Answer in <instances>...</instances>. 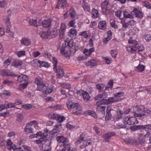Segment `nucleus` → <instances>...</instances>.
<instances>
[{
	"instance_id": "1",
	"label": "nucleus",
	"mask_w": 151,
	"mask_h": 151,
	"mask_svg": "<svg viewBox=\"0 0 151 151\" xmlns=\"http://www.w3.org/2000/svg\"><path fill=\"white\" fill-rule=\"evenodd\" d=\"M129 43L132 44L131 46H128L126 47V50L128 53L130 54L134 53L138 50V52L139 54H141L140 52L142 51L144 49V47L142 45H139L137 41L135 40H133L132 37H131L128 40Z\"/></svg>"
},
{
	"instance_id": "2",
	"label": "nucleus",
	"mask_w": 151,
	"mask_h": 151,
	"mask_svg": "<svg viewBox=\"0 0 151 151\" xmlns=\"http://www.w3.org/2000/svg\"><path fill=\"white\" fill-rule=\"evenodd\" d=\"M67 106L69 109H71L74 115H78L82 113V108L78 103H75L71 101L68 100L66 102Z\"/></svg>"
},
{
	"instance_id": "3",
	"label": "nucleus",
	"mask_w": 151,
	"mask_h": 151,
	"mask_svg": "<svg viewBox=\"0 0 151 151\" xmlns=\"http://www.w3.org/2000/svg\"><path fill=\"white\" fill-rule=\"evenodd\" d=\"M67 106L69 109H71L74 115H78L82 113V108L78 103H75L71 101L68 100L66 102Z\"/></svg>"
},
{
	"instance_id": "4",
	"label": "nucleus",
	"mask_w": 151,
	"mask_h": 151,
	"mask_svg": "<svg viewBox=\"0 0 151 151\" xmlns=\"http://www.w3.org/2000/svg\"><path fill=\"white\" fill-rule=\"evenodd\" d=\"M60 53L65 57H69L75 53V51H72V49H70L67 47L62 46L60 49Z\"/></svg>"
},
{
	"instance_id": "5",
	"label": "nucleus",
	"mask_w": 151,
	"mask_h": 151,
	"mask_svg": "<svg viewBox=\"0 0 151 151\" xmlns=\"http://www.w3.org/2000/svg\"><path fill=\"white\" fill-rule=\"evenodd\" d=\"M56 140L59 143H62L63 148H69V147L70 146L68 139L63 136H58L56 137Z\"/></svg>"
},
{
	"instance_id": "6",
	"label": "nucleus",
	"mask_w": 151,
	"mask_h": 151,
	"mask_svg": "<svg viewBox=\"0 0 151 151\" xmlns=\"http://www.w3.org/2000/svg\"><path fill=\"white\" fill-rule=\"evenodd\" d=\"M35 83L37 85V89L38 91H40L43 88L45 89L46 88V84L44 83L42 80L40 78H35Z\"/></svg>"
},
{
	"instance_id": "7",
	"label": "nucleus",
	"mask_w": 151,
	"mask_h": 151,
	"mask_svg": "<svg viewBox=\"0 0 151 151\" xmlns=\"http://www.w3.org/2000/svg\"><path fill=\"white\" fill-rule=\"evenodd\" d=\"M131 129L133 131L142 129H144L146 131H149L150 129L151 130V126L149 125H147L145 126H134L131 127Z\"/></svg>"
},
{
	"instance_id": "8",
	"label": "nucleus",
	"mask_w": 151,
	"mask_h": 151,
	"mask_svg": "<svg viewBox=\"0 0 151 151\" xmlns=\"http://www.w3.org/2000/svg\"><path fill=\"white\" fill-rule=\"evenodd\" d=\"M101 7L103 14H105L106 11L111 7L108 0H105L101 4Z\"/></svg>"
},
{
	"instance_id": "9",
	"label": "nucleus",
	"mask_w": 151,
	"mask_h": 151,
	"mask_svg": "<svg viewBox=\"0 0 151 151\" xmlns=\"http://www.w3.org/2000/svg\"><path fill=\"white\" fill-rule=\"evenodd\" d=\"M136 119L135 117H126L123 120V122L125 124L133 125L137 123Z\"/></svg>"
},
{
	"instance_id": "10",
	"label": "nucleus",
	"mask_w": 151,
	"mask_h": 151,
	"mask_svg": "<svg viewBox=\"0 0 151 151\" xmlns=\"http://www.w3.org/2000/svg\"><path fill=\"white\" fill-rule=\"evenodd\" d=\"M151 114V111L148 109H146L144 110L142 114L135 113L134 114V116L144 119L145 118H147L148 116H150Z\"/></svg>"
},
{
	"instance_id": "11",
	"label": "nucleus",
	"mask_w": 151,
	"mask_h": 151,
	"mask_svg": "<svg viewBox=\"0 0 151 151\" xmlns=\"http://www.w3.org/2000/svg\"><path fill=\"white\" fill-rule=\"evenodd\" d=\"M4 20L5 22V24L7 25L6 32L9 33V35H10L11 36H12L13 35V33L10 31V28L11 27V23L10 22V18L8 16H5L4 18Z\"/></svg>"
},
{
	"instance_id": "12",
	"label": "nucleus",
	"mask_w": 151,
	"mask_h": 151,
	"mask_svg": "<svg viewBox=\"0 0 151 151\" xmlns=\"http://www.w3.org/2000/svg\"><path fill=\"white\" fill-rule=\"evenodd\" d=\"M51 21L50 19H45L42 21L40 20L38 23L40 26H42L44 28H48L51 26Z\"/></svg>"
},
{
	"instance_id": "13",
	"label": "nucleus",
	"mask_w": 151,
	"mask_h": 151,
	"mask_svg": "<svg viewBox=\"0 0 151 151\" xmlns=\"http://www.w3.org/2000/svg\"><path fill=\"white\" fill-rule=\"evenodd\" d=\"M6 146L7 148L10 150L15 151L17 148L16 145L13 143L11 139L7 140Z\"/></svg>"
},
{
	"instance_id": "14",
	"label": "nucleus",
	"mask_w": 151,
	"mask_h": 151,
	"mask_svg": "<svg viewBox=\"0 0 151 151\" xmlns=\"http://www.w3.org/2000/svg\"><path fill=\"white\" fill-rule=\"evenodd\" d=\"M78 95L82 96L83 99L86 101L88 100L90 98L89 94L86 92L82 90H79L77 92Z\"/></svg>"
},
{
	"instance_id": "15",
	"label": "nucleus",
	"mask_w": 151,
	"mask_h": 151,
	"mask_svg": "<svg viewBox=\"0 0 151 151\" xmlns=\"http://www.w3.org/2000/svg\"><path fill=\"white\" fill-rule=\"evenodd\" d=\"M68 6V3L66 0H58V4L56 8H64Z\"/></svg>"
},
{
	"instance_id": "16",
	"label": "nucleus",
	"mask_w": 151,
	"mask_h": 151,
	"mask_svg": "<svg viewBox=\"0 0 151 151\" xmlns=\"http://www.w3.org/2000/svg\"><path fill=\"white\" fill-rule=\"evenodd\" d=\"M98 64V61L94 59H91L88 60L85 63V65L87 67H90L92 68L96 66Z\"/></svg>"
},
{
	"instance_id": "17",
	"label": "nucleus",
	"mask_w": 151,
	"mask_h": 151,
	"mask_svg": "<svg viewBox=\"0 0 151 151\" xmlns=\"http://www.w3.org/2000/svg\"><path fill=\"white\" fill-rule=\"evenodd\" d=\"M132 13H134L136 17L140 19H142L143 17V13L137 8H134L131 12Z\"/></svg>"
},
{
	"instance_id": "18",
	"label": "nucleus",
	"mask_w": 151,
	"mask_h": 151,
	"mask_svg": "<svg viewBox=\"0 0 151 151\" xmlns=\"http://www.w3.org/2000/svg\"><path fill=\"white\" fill-rule=\"evenodd\" d=\"M107 23L105 20L100 21L98 23V28L101 30H105L106 29Z\"/></svg>"
},
{
	"instance_id": "19",
	"label": "nucleus",
	"mask_w": 151,
	"mask_h": 151,
	"mask_svg": "<svg viewBox=\"0 0 151 151\" xmlns=\"http://www.w3.org/2000/svg\"><path fill=\"white\" fill-rule=\"evenodd\" d=\"M66 27L64 23H62L60 25L59 30V37L60 38H62L63 36L64 33L65 31Z\"/></svg>"
},
{
	"instance_id": "20",
	"label": "nucleus",
	"mask_w": 151,
	"mask_h": 151,
	"mask_svg": "<svg viewBox=\"0 0 151 151\" xmlns=\"http://www.w3.org/2000/svg\"><path fill=\"white\" fill-rule=\"evenodd\" d=\"M14 75L12 72H11L9 70H0V75L2 76H13Z\"/></svg>"
},
{
	"instance_id": "21",
	"label": "nucleus",
	"mask_w": 151,
	"mask_h": 151,
	"mask_svg": "<svg viewBox=\"0 0 151 151\" xmlns=\"http://www.w3.org/2000/svg\"><path fill=\"white\" fill-rule=\"evenodd\" d=\"M20 43L22 45L28 46L31 45V42L28 38L24 37L20 40Z\"/></svg>"
},
{
	"instance_id": "22",
	"label": "nucleus",
	"mask_w": 151,
	"mask_h": 151,
	"mask_svg": "<svg viewBox=\"0 0 151 151\" xmlns=\"http://www.w3.org/2000/svg\"><path fill=\"white\" fill-rule=\"evenodd\" d=\"M96 106L97 110L101 112L103 114H105V110L106 109V107L105 106H102V105L100 104L99 103L96 102Z\"/></svg>"
},
{
	"instance_id": "23",
	"label": "nucleus",
	"mask_w": 151,
	"mask_h": 151,
	"mask_svg": "<svg viewBox=\"0 0 151 151\" xmlns=\"http://www.w3.org/2000/svg\"><path fill=\"white\" fill-rule=\"evenodd\" d=\"M86 135V134L84 133L80 134L77 139L75 141V143L76 145H78L83 142Z\"/></svg>"
},
{
	"instance_id": "24",
	"label": "nucleus",
	"mask_w": 151,
	"mask_h": 151,
	"mask_svg": "<svg viewBox=\"0 0 151 151\" xmlns=\"http://www.w3.org/2000/svg\"><path fill=\"white\" fill-rule=\"evenodd\" d=\"M55 73L57 74L56 75V76L57 78H62L63 77L64 75V73L63 70L61 68H57L56 69H55L54 70Z\"/></svg>"
},
{
	"instance_id": "25",
	"label": "nucleus",
	"mask_w": 151,
	"mask_h": 151,
	"mask_svg": "<svg viewBox=\"0 0 151 151\" xmlns=\"http://www.w3.org/2000/svg\"><path fill=\"white\" fill-rule=\"evenodd\" d=\"M17 81L18 82L20 83H22L23 82H27L28 81V78L27 76L22 75L18 77Z\"/></svg>"
},
{
	"instance_id": "26",
	"label": "nucleus",
	"mask_w": 151,
	"mask_h": 151,
	"mask_svg": "<svg viewBox=\"0 0 151 151\" xmlns=\"http://www.w3.org/2000/svg\"><path fill=\"white\" fill-rule=\"evenodd\" d=\"M118 99L116 97H111L108 99H105V104H108L113 102L118 101Z\"/></svg>"
},
{
	"instance_id": "27",
	"label": "nucleus",
	"mask_w": 151,
	"mask_h": 151,
	"mask_svg": "<svg viewBox=\"0 0 151 151\" xmlns=\"http://www.w3.org/2000/svg\"><path fill=\"white\" fill-rule=\"evenodd\" d=\"M136 112L134 113V115L136 113L142 114V111H144L145 109L144 107L142 105H138L136 106L135 107Z\"/></svg>"
},
{
	"instance_id": "28",
	"label": "nucleus",
	"mask_w": 151,
	"mask_h": 151,
	"mask_svg": "<svg viewBox=\"0 0 151 151\" xmlns=\"http://www.w3.org/2000/svg\"><path fill=\"white\" fill-rule=\"evenodd\" d=\"M61 125V124H60L59 125H55V126H54L55 128L53 129L50 132L51 134L52 135H55V134L59 132L60 131L59 128V127Z\"/></svg>"
},
{
	"instance_id": "29",
	"label": "nucleus",
	"mask_w": 151,
	"mask_h": 151,
	"mask_svg": "<svg viewBox=\"0 0 151 151\" xmlns=\"http://www.w3.org/2000/svg\"><path fill=\"white\" fill-rule=\"evenodd\" d=\"M65 46H63V47H67L68 49H72L74 45V42L73 39H71L68 41H66L65 42Z\"/></svg>"
},
{
	"instance_id": "30",
	"label": "nucleus",
	"mask_w": 151,
	"mask_h": 151,
	"mask_svg": "<svg viewBox=\"0 0 151 151\" xmlns=\"http://www.w3.org/2000/svg\"><path fill=\"white\" fill-rule=\"evenodd\" d=\"M24 131L26 133H32L33 132V129L31 126L28 123L25 127Z\"/></svg>"
},
{
	"instance_id": "31",
	"label": "nucleus",
	"mask_w": 151,
	"mask_h": 151,
	"mask_svg": "<svg viewBox=\"0 0 151 151\" xmlns=\"http://www.w3.org/2000/svg\"><path fill=\"white\" fill-rule=\"evenodd\" d=\"M69 14L71 18H74L76 16V14L74 8L72 6L69 9Z\"/></svg>"
},
{
	"instance_id": "32",
	"label": "nucleus",
	"mask_w": 151,
	"mask_h": 151,
	"mask_svg": "<svg viewBox=\"0 0 151 151\" xmlns=\"http://www.w3.org/2000/svg\"><path fill=\"white\" fill-rule=\"evenodd\" d=\"M114 84L113 80H110L107 83V86L105 87L104 90H109V89L111 90L113 87Z\"/></svg>"
},
{
	"instance_id": "33",
	"label": "nucleus",
	"mask_w": 151,
	"mask_h": 151,
	"mask_svg": "<svg viewBox=\"0 0 151 151\" xmlns=\"http://www.w3.org/2000/svg\"><path fill=\"white\" fill-rule=\"evenodd\" d=\"M77 32L76 29L74 28H71L69 30L68 32V35L69 36L72 38L74 36H76V35Z\"/></svg>"
},
{
	"instance_id": "34",
	"label": "nucleus",
	"mask_w": 151,
	"mask_h": 151,
	"mask_svg": "<svg viewBox=\"0 0 151 151\" xmlns=\"http://www.w3.org/2000/svg\"><path fill=\"white\" fill-rule=\"evenodd\" d=\"M44 135H43V137H42L40 138L39 140H37L35 141L37 144H40V145L41 146L42 145V142L44 140V139L47 136V133L46 132L44 133Z\"/></svg>"
},
{
	"instance_id": "35",
	"label": "nucleus",
	"mask_w": 151,
	"mask_h": 151,
	"mask_svg": "<svg viewBox=\"0 0 151 151\" xmlns=\"http://www.w3.org/2000/svg\"><path fill=\"white\" fill-rule=\"evenodd\" d=\"M94 51V49L93 48H91L89 49V50H87L86 49H84V53L86 56H90L92 52Z\"/></svg>"
},
{
	"instance_id": "36",
	"label": "nucleus",
	"mask_w": 151,
	"mask_h": 151,
	"mask_svg": "<svg viewBox=\"0 0 151 151\" xmlns=\"http://www.w3.org/2000/svg\"><path fill=\"white\" fill-rule=\"evenodd\" d=\"M126 19L125 18L121 19V23L122 25V29L124 30L126 28H127L129 26L128 22H126Z\"/></svg>"
},
{
	"instance_id": "37",
	"label": "nucleus",
	"mask_w": 151,
	"mask_h": 151,
	"mask_svg": "<svg viewBox=\"0 0 151 151\" xmlns=\"http://www.w3.org/2000/svg\"><path fill=\"white\" fill-rule=\"evenodd\" d=\"M124 92H116L114 94L115 97L118 99V101L121 99V97H124Z\"/></svg>"
},
{
	"instance_id": "38",
	"label": "nucleus",
	"mask_w": 151,
	"mask_h": 151,
	"mask_svg": "<svg viewBox=\"0 0 151 151\" xmlns=\"http://www.w3.org/2000/svg\"><path fill=\"white\" fill-rule=\"evenodd\" d=\"M47 85H46V88L45 89H44L43 88L42 90L40 91H42V93L43 94L47 95L50 93L52 92V89L50 88H48Z\"/></svg>"
},
{
	"instance_id": "39",
	"label": "nucleus",
	"mask_w": 151,
	"mask_h": 151,
	"mask_svg": "<svg viewBox=\"0 0 151 151\" xmlns=\"http://www.w3.org/2000/svg\"><path fill=\"white\" fill-rule=\"evenodd\" d=\"M92 142L91 139V138H88L84 140L83 143V146L84 147H86L87 146L90 145L91 144Z\"/></svg>"
},
{
	"instance_id": "40",
	"label": "nucleus",
	"mask_w": 151,
	"mask_h": 151,
	"mask_svg": "<svg viewBox=\"0 0 151 151\" xmlns=\"http://www.w3.org/2000/svg\"><path fill=\"white\" fill-rule=\"evenodd\" d=\"M43 135H44V133H42L41 132H37L36 134H31L29 136V137L31 138H33L34 137H43L44 136Z\"/></svg>"
},
{
	"instance_id": "41",
	"label": "nucleus",
	"mask_w": 151,
	"mask_h": 151,
	"mask_svg": "<svg viewBox=\"0 0 151 151\" xmlns=\"http://www.w3.org/2000/svg\"><path fill=\"white\" fill-rule=\"evenodd\" d=\"M92 17L94 18H97L99 16V14L98 11L93 8L92 10Z\"/></svg>"
},
{
	"instance_id": "42",
	"label": "nucleus",
	"mask_w": 151,
	"mask_h": 151,
	"mask_svg": "<svg viewBox=\"0 0 151 151\" xmlns=\"http://www.w3.org/2000/svg\"><path fill=\"white\" fill-rule=\"evenodd\" d=\"M58 122V124L56 125H59L61 124V123L63 122L65 119V118L63 116H59L58 115V117L56 119Z\"/></svg>"
},
{
	"instance_id": "43",
	"label": "nucleus",
	"mask_w": 151,
	"mask_h": 151,
	"mask_svg": "<svg viewBox=\"0 0 151 151\" xmlns=\"http://www.w3.org/2000/svg\"><path fill=\"white\" fill-rule=\"evenodd\" d=\"M126 124L124 123V124H120L119 123H117L116 125L115 126L114 129H120L125 128L126 127Z\"/></svg>"
},
{
	"instance_id": "44",
	"label": "nucleus",
	"mask_w": 151,
	"mask_h": 151,
	"mask_svg": "<svg viewBox=\"0 0 151 151\" xmlns=\"http://www.w3.org/2000/svg\"><path fill=\"white\" fill-rule=\"evenodd\" d=\"M111 26L114 28L117 29L118 26L116 23V21L114 19H111L110 21Z\"/></svg>"
},
{
	"instance_id": "45",
	"label": "nucleus",
	"mask_w": 151,
	"mask_h": 151,
	"mask_svg": "<svg viewBox=\"0 0 151 151\" xmlns=\"http://www.w3.org/2000/svg\"><path fill=\"white\" fill-rule=\"evenodd\" d=\"M40 35L41 37L43 39L47 38L49 35V34L47 32L42 31L40 32Z\"/></svg>"
},
{
	"instance_id": "46",
	"label": "nucleus",
	"mask_w": 151,
	"mask_h": 151,
	"mask_svg": "<svg viewBox=\"0 0 151 151\" xmlns=\"http://www.w3.org/2000/svg\"><path fill=\"white\" fill-rule=\"evenodd\" d=\"M29 23L31 25L34 26L36 27L38 26L37 20L35 19H30L29 20Z\"/></svg>"
},
{
	"instance_id": "47",
	"label": "nucleus",
	"mask_w": 151,
	"mask_h": 151,
	"mask_svg": "<svg viewBox=\"0 0 151 151\" xmlns=\"http://www.w3.org/2000/svg\"><path fill=\"white\" fill-rule=\"evenodd\" d=\"M2 83L3 85H6L9 86H11L13 85V82L8 80H4Z\"/></svg>"
},
{
	"instance_id": "48",
	"label": "nucleus",
	"mask_w": 151,
	"mask_h": 151,
	"mask_svg": "<svg viewBox=\"0 0 151 151\" xmlns=\"http://www.w3.org/2000/svg\"><path fill=\"white\" fill-rule=\"evenodd\" d=\"M96 87L99 91L100 92L105 88V85L104 84H97L96 85Z\"/></svg>"
},
{
	"instance_id": "49",
	"label": "nucleus",
	"mask_w": 151,
	"mask_h": 151,
	"mask_svg": "<svg viewBox=\"0 0 151 151\" xmlns=\"http://www.w3.org/2000/svg\"><path fill=\"white\" fill-rule=\"evenodd\" d=\"M137 70L139 72H142L145 69V66L139 64L136 67Z\"/></svg>"
},
{
	"instance_id": "50",
	"label": "nucleus",
	"mask_w": 151,
	"mask_h": 151,
	"mask_svg": "<svg viewBox=\"0 0 151 151\" xmlns=\"http://www.w3.org/2000/svg\"><path fill=\"white\" fill-rule=\"evenodd\" d=\"M28 123L31 126H34V127L36 129H38L39 127L38 123L35 120L31 121Z\"/></svg>"
},
{
	"instance_id": "51",
	"label": "nucleus",
	"mask_w": 151,
	"mask_h": 151,
	"mask_svg": "<svg viewBox=\"0 0 151 151\" xmlns=\"http://www.w3.org/2000/svg\"><path fill=\"white\" fill-rule=\"evenodd\" d=\"M116 113V118L117 119H119L121 118L123 114V111L118 110L117 111Z\"/></svg>"
},
{
	"instance_id": "52",
	"label": "nucleus",
	"mask_w": 151,
	"mask_h": 151,
	"mask_svg": "<svg viewBox=\"0 0 151 151\" xmlns=\"http://www.w3.org/2000/svg\"><path fill=\"white\" fill-rule=\"evenodd\" d=\"M103 138H104L103 141L106 142H109L110 138L108 133L103 135Z\"/></svg>"
},
{
	"instance_id": "53",
	"label": "nucleus",
	"mask_w": 151,
	"mask_h": 151,
	"mask_svg": "<svg viewBox=\"0 0 151 151\" xmlns=\"http://www.w3.org/2000/svg\"><path fill=\"white\" fill-rule=\"evenodd\" d=\"M76 23L75 19L72 20L69 22L68 24V26L69 27H74L76 26L75 25Z\"/></svg>"
},
{
	"instance_id": "54",
	"label": "nucleus",
	"mask_w": 151,
	"mask_h": 151,
	"mask_svg": "<svg viewBox=\"0 0 151 151\" xmlns=\"http://www.w3.org/2000/svg\"><path fill=\"white\" fill-rule=\"evenodd\" d=\"M49 66V65L47 63L42 61H40V65H39V67H44L47 68Z\"/></svg>"
},
{
	"instance_id": "55",
	"label": "nucleus",
	"mask_w": 151,
	"mask_h": 151,
	"mask_svg": "<svg viewBox=\"0 0 151 151\" xmlns=\"http://www.w3.org/2000/svg\"><path fill=\"white\" fill-rule=\"evenodd\" d=\"M111 56L114 58H116L117 55V52L115 50H111L110 52Z\"/></svg>"
},
{
	"instance_id": "56",
	"label": "nucleus",
	"mask_w": 151,
	"mask_h": 151,
	"mask_svg": "<svg viewBox=\"0 0 151 151\" xmlns=\"http://www.w3.org/2000/svg\"><path fill=\"white\" fill-rule=\"evenodd\" d=\"M82 7L84 9V11L90 12V6L86 3L83 5Z\"/></svg>"
},
{
	"instance_id": "57",
	"label": "nucleus",
	"mask_w": 151,
	"mask_h": 151,
	"mask_svg": "<svg viewBox=\"0 0 151 151\" xmlns=\"http://www.w3.org/2000/svg\"><path fill=\"white\" fill-rule=\"evenodd\" d=\"M51 108L54 110H58L61 109L62 108V106L59 104L57 105H51Z\"/></svg>"
},
{
	"instance_id": "58",
	"label": "nucleus",
	"mask_w": 151,
	"mask_h": 151,
	"mask_svg": "<svg viewBox=\"0 0 151 151\" xmlns=\"http://www.w3.org/2000/svg\"><path fill=\"white\" fill-rule=\"evenodd\" d=\"M3 95L9 96L11 95V93L9 91L4 90L3 91L2 93L0 94L1 96H2Z\"/></svg>"
},
{
	"instance_id": "59",
	"label": "nucleus",
	"mask_w": 151,
	"mask_h": 151,
	"mask_svg": "<svg viewBox=\"0 0 151 151\" xmlns=\"http://www.w3.org/2000/svg\"><path fill=\"white\" fill-rule=\"evenodd\" d=\"M142 4L144 6L148 9H151V4H150L147 1H143Z\"/></svg>"
},
{
	"instance_id": "60",
	"label": "nucleus",
	"mask_w": 151,
	"mask_h": 151,
	"mask_svg": "<svg viewBox=\"0 0 151 151\" xmlns=\"http://www.w3.org/2000/svg\"><path fill=\"white\" fill-rule=\"evenodd\" d=\"M40 60H38L37 59L34 60L33 61L32 64H33V66L35 67L38 66L39 67V65H40Z\"/></svg>"
},
{
	"instance_id": "61",
	"label": "nucleus",
	"mask_w": 151,
	"mask_h": 151,
	"mask_svg": "<svg viewBox=\"0 0 151 151\" xmlns=\"http://www.w3.org/2000/svg\"><path fill=\"white\" fill-rule=\"evenodd\" d=\"M58 114L52 113H50L48 115V117L50 119H56L58 117Z\"/></svg>"
},
{
	"instance_id": "62",
	"label": "nucleus",
	"mask_w": 151,
	"mask_h": 151,
	"mask_svg": "<svg viewBox=\"0 0 151 151\" xmlns=\"http://www.w3.org/2000/svg\"><path fill=\"white\" fill-rule=\"evenodd\" d=\"M11 62V59H8L6 60L4 63V66L6 67L9 65H10Z\"/></svg>"
},
{
	"instance_id": "63",
	"label": "nucleus",
	"mask_w": 151,
	"mask_h": 151,
	"mask_svg": "<svg viewBox=\"0 0 151 151\" xmlns=\"http://www.w3.org/2000/svg\"><path fill=\"white\" fill-rule=\"evenodd\" d=\"M6 141L3 140L1 141L0 143V146L3 149H5L6 147Z\"/></svg>"
},
{
	"instance_id": "64",
	"label": "nucleus",
	"mask_w": 151,
	"mask_h": 151,
	"mask_svg": "<svg viewBox=\"0 0 151 151\" xmlns=\"http://www.w3.org/2000/svg\"><path fill=\"white\" fill-rule=\"evenodd\" d=\"M143 37L147 42H149L151 40V35L150 34L146 35L144 36Z\"/></svg>"
}]
</instances>
